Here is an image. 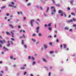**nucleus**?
<instances>
[{
  "instance_id": "1",
  "label": "nucleus",
  "mask_w": 76,
  "mask_h": 76,
  "mask_svg": "<svg viewBox=\"0 0 76 76\" xmlns=\"http://www.w3.org/2000/svg\"><path fill=\"white\" fill-rule=\"evenodd\" d=\"M35 21V20H30V25L31 27H34V24H33V22H34Z\"/></svg>"
},
{
  "instance_id": "2",
  "label": "nucleus",
  "mask_w": 76,
  "mask_h": 76,
  "mask_svg": "<svg viewBox=\"0 0 76 76\" xmlns=\"http://www.w3.org/2000/svg\"><path fill=\"white\" fill-rule=\"evenodd\" d=\"M8 6L9 7H14V9H15V8L16 7V6H14L13 5H12V4H9Z\"/></svg>"
},
{
  "instance_id": "3",
  "label": "nucleus",
  "mask_w": 76,
  "mask_h": 76,
  "mask_svg": "<svg viewBox=\"0 0 76 76\" xmlns=\"http://www.w3.org/2000/svg\"><path fill=\"white\" fill-rule=\"evenodd\" d=\"M44 47L45 50H46L48 47V45L46 44H45L44 45Z\"/></svg>"
},
{
  "instance_id": "4",
  "label": "nucleus",
  "mask_w": 76,
  "mask_h": 76,
  "mask_svg": "<svg viewBox=\"0 0 76 76\" xmlns=\"http://www.w3.org/2000/svg\"><path fill=\"white\" fill-rule=\"evenodd\" d=\"M75 2V1L74 0H71L70 1V3L71 5L73 6V3Z\"/></svg>"
},
{
  "instance_id": "5",
  "label": "nucleus",
  "mask_w": 76,
  "mask_h": 76,
  "mask_svg": "<svg viewBox=\"0 0 76 76\" xmlns=\"http://www.w3.org/2000/svg\"><path fill=\"white\" fill-rule=\"evenodd\" d=\"M7 42L8 44H7V47H9V46H10V42L9 41H8Z\"/></svg>"
},
{
  "instance_id": "6",
  "label": "nucleus",
  "mask_w": 76,
  "mask_h": 76,
  "mask_svg": "<svg viewBox=\"0 0 76 76\" xmlns=\"http://www.w3.org/2000/svg\"><path fill=\"white\" fill-rule=\"evenodd\" d=\"M42 60L43 61H44V62H45L46 63H47V61L46 60V59L44 58H42Z\"/></svg>"
},
{
  "instance_id": "7",
  "label": "nucleus",
  "mask_w": 76,
  "mask_h": 76,
  "mask_svg": "<svg viewBox=\"0 0 76 76\" xmlns=\"http://www.w3.org/2000/svg\"><path fill=\"white\" fill-rule=\"evenodd\" d=\"M49 7H48L47 8V9L46 10V13H48V10H49Z\"/></svg>"
},
{
  "instance_id": "8",
  "label": "nucleus",
  "mask_w": 76,
  "mask_h": 76,
  "mask_svg": "<svg viewBox=\"0 0 76 76\" xmlns=\"http://www.w3.org/2000/svg\"><path fill=\"white\" fill-rule=\"evenodd\" d=\"M3 48L4 49H5V50H7V51H9V49L6 48V47L4 46L3 47Z\"/></svg>"
},
{
  "instance_id": "9",
  "label": "nucleus",
  "mask_w": 76,
  "mask_h": 76,
  "mask_svg": "<svg viewBox=\"0 0 76 76\" xmlns=\"http://www.w3.org/2000/svg\"><path fill=\"white\" fill-rule=\"evenodd\" d=\"M31 4L30 3H28L27 4V6H31Z\"/></svg>"
},
{
  "instance_id": "10",
  "label": "nucleus",
  "mask_w": 76,
  "mask_h": 76,
  "mask_svg": "<svg viewBox=\"0 0 76 76\" xmlns=\"http://www.w3.org/2000/svg\"><path fill=\"white\" fill-rule=\"evenodd\" d=\"M6 6H4L1 7V9H5V8H6Z\"/></svg>"
},
{
  "instance_id": "11",
  "label": "nucleus",
  "mask_w": 76,
  "mask_h": 76,
  "mask_svg": "<svg viewBox=\"0 0 76 76\" xmlns=\"http://www.w3.org/2000/svg\"><path fill=\"white\" fill-rule=\"evenodd\" d=\"M58 13H63V11H61L60 10H59Z\"/></svg>"
},
{
  "instance_id": "12",
  "label": "nucleus",
  "mask_w": 76,
  "mask_h": 76,
  "mask_svg": "<svg viewBox=\"0 0 76 76\" xmlns=\"http://www.w3.org/2000/svg\"><path fill=\"white\" fill-rule=\"evenodd\" d=\"M53 13H56V9H55L53 10Z\"/></svg>"
},
{
  "instance_id": "13",
  "label": "nucleus",
  "mask_w": 76,
  "mask_h": 76,
  "mask_svg": "<svg viewBox=\"0 0 76 76\" xmlns=\"http://www.w3.org/2000/svg\"><path fill=\"white\" fill-rule=\"evenodd\" d=\"M20 69L22 70H24V69H25V67H21Z\"/></svg>"
},
{
  "instance_id": "14",
  "label": "nucleus",
  "mask_w": 76,
  "mask_h": 76,
  "mask_svg": "<svg viewBox=\"0 0 76 76\" xmlns=\"http://www.w3.org/2000/svg\"><path fill=\"white\" fill-rule=\"evenodd\" d=\"M35 64H36V62L35 61H34L32 63V65H34Z\"/></svg>"
},
{
  "instance_id": "15",
  "label": "nucleus",
  "mask_w": 76,
  "mask_h": 76,
  "mask_svg": "<svg viewBox=\"0 0 76 76\" xmlns=\"http://www.w3.org/2000/svg\"><path fill=\"white\" fill-rule=\"evenodd\" d=\"M9 26H10V27H11L12 28H14L13 27V26H12V25L11 24H9Z\"/></svg>"
},
{
  "instance_id": "16",
  "label": "nucleus",
  "mask_w": 76,
  "mask_h": 76,
  "mask_svg": "<svg viewBox=\"0 0 76 76\" xmlns=\"http://www.w3.org/2000/svg\"><path fill=\"white\" fill-rule=\"evenodd\" d=\"M44 68H46V69L47 70H49V69H48V67L45 66H44Z\"/></svg>"
},
{
  "instance_id": "17",
  "label": "nucleus",
  "mask_w": 76,
  "mask_h": 76,
  "mask_svg": "<svg viewBox=\"0 0 76 76\" xmlns=\"http://www.w3.org/2000/svg\"><path fill=\"white\" fill-rule=\"evenodd\" d=\"M5 71H7V70H8V68L6 66L5 67Z\"/></svg>"
},
{
  "instance_id": "18",
  "label": "nucleus",
  "mask_w": 76,
  "mask_h": 76,
  "mask_svg": "<svg viewBox=\"0 0 76 76\" xmlns=\"http://www.w3.org/2000/svg\"><path fill=\"white\" fill-rule=\"evenodd\" d=\"M56 6H58V7H60V5L59 4H55Z\"/></svg>"
},
{
  "instance_id": "19",
  "label": "nucleus",
  "mask_w": 76,
  "mask_h": 76,
  "mask_svg": "<svg viewBox=\"0 0 76 76\" xmlns=\"http://www.w3.org/2000/svg\"><path fill=\"white\" fill-rule=\"evenodd\" d=\"M71 14L72 15V16H75V14L73 12H71Z\"/></svg>"
},
{
  "instance_id": "20",
  "label": "nucleus",
  "mask_w": 76,
  "mask_h": 76,
  "mask_svg": "<svg viewBox=\"0 0 76 76\" xmlns=\"http://www.w3.org/2000/svg\"><path fill=\"white\" fill-rule=\"evenodd\" d=\"M10 3H11L12 5H15V4L13 2H10Z\"/></svg>"
},
{
  "instance_id": "21",
  "label": "nucleus",
  "mask_w": 76,
  "mask_h": 76,
  "mask_svg": "<svg viewBox=\"0 0 76 76\" xmlns=\"http://www.w3.org/2000/svg\"><path fill=\"white\" fill-rule=\"evenodd\" d=\"M53 53H54V51H50V54H53Z\"/></svg>"
},
{
  "instance_id": "22",
  "label": "nucleus",
  "mask_w": 76,
  "mask_h": 76,
  "mask_svg": "<svg viewBox=\"0 0 76 76\" xmlns=\"http://www.w3.org/2000/svg\"><path fill=\"white\" fill-rule=\"evenodd\" d=\"M6 34H7V35H9V34H10V33L8 32V31H6Z\"/></svg>"
},
{
  "instance_id": "23",
  "label": "nucleus",
  "mask_w": 76,
  "mask_h": 76,
  "mask_svg": "<svg viewBox=\"0 0 76 76\" xmlns=\"http://www.w3.org/2000/svg\"><path fill=\"white\" fill-rule=\"evenodd\" d=\"M49 45H50L51 46H52L53 45V43L52 42H50L49 43Z\"/></svg>"
},
{
  "instance_id": "24",
  "label": "nucleus",
  "mask_w": 76,
  "mask_h": 76,
  "mask_svg": "<svg viewBox=\"0 0 76 76\" xmlns=\"http://www.w3.org/2000/svg\"><path fill=\"white\" fill-rule=\"evenodd\" d=\"M39 36V37H41L42 36V34L41 33H39L38 34Z\"/></svg>"
},
{
  "instance_id": "25",
  "label": "nucleus",
  "mask_w": 76,
  "mask_h": 76,
  "mask_svg": "<svg viewBox=\"0 0 76 76\" xmlns=\"http://www.w3.org/2000/svg\"><path fill=\"white\" fill-rule=\"evenodd\" d=\"M51 23H49V24L48 25V26H51Z\"/></svg>"
},
{
  "instance_id": "26",
  "label": "nucleus",
  "mask_w": 76,
  "mask_h": 76,
  "mask_svg": "<svg viewBox=\"0 0 76 76\" xmlns=\"http://www.w3.org/2000/svg\"><path fill=\"white\" fill-rule=\"evenodd\" d=\"M32 41H34V42H36V40H35V39H32Z\"/></svg>"
},
{
  "instance_id": "27",
  "label": "nucleus",
  "mask_w": 76,
  "mask_h": 76,
  "mask_svg": "<svg viewBox=\"0 0 76 76\" xmlns=\"http://www.w3.org/2000/svg\"><path fill=\"white\" fill-rule=\"evenodd\" d=\"M65 29L66 30H69V28L67 27H65Z\"/></svg>"
},
{
  "instance_id": "28",
  "label": "nucleus",
  "mask_w": 76,
  "mask_h": 76,
  "mask_svg": "<svg viewBox=\"0 0 76 76\" xmlns=\"http://www.w3.org/2000/svg\"><path fill=\"white\" fill-rule=\"evenodd\" d=\"M31 58L34 61L35 60V58H34V57L32 56L31 57Z\"/></svg>"
},
{
  "instance_id": "29",
  "label": "nucleus",
  "mask_w": 76,
  "mask_h": 76,
  "mask_svg": "<svg viewBox=\"0 0 76 76\" xmlns=\"http://www.w3.org/2000/svg\"><path fill=\"white\" fill-rule=\"evenodd\" d=\"M26 20V17H23V21H25Z\"/></svg>"
},
{
  "instance_id": "30",
  "label": "nucleus",
  "mask_w": 76,
  "mask_h": 76,
  "mask_svg": "<svg viewBox=\"0 0 76 76\" xmlns=\"http://www.w3.org/2000/svg\"><path fill=\"white\" fill-rule=\"evenodd\" d=\"M2 42L3 43H6V41L4 39L2 40Z\"/></svg>"
},
{
  "instance_id": "31",
  "label": "nucleus",
  "mask_w": 76,
  "mask_h": 76,
  "mask_svg": "<svg viewBox=\"0 0 76 76\" xmlns=\"http://www.w3.org/2000/svg\"><path fill=\"white\" fill-rule=\"evenodd\" d=\"M64 48H66V45L64 44Z\"/></svg>"
},
{
  "instance_id": "32",
  "label": "nucleus",
  "mask_w": 76,
  "mask_h": 76,
  "mask_svg": "<svg viewBox=\"0 0 76 76\" xmlns=\"http://www.w3.org/2000/svg\"><path fill=\"white\" fill-rule=\"evenodd\" d=\"M21 44L22 45H23V44H24V42H23V40H22V42H21Z\"/></svg>"
},
{
  "instance_id": "33",
  "label": "nucleus",
  "mask_w": 76,
  "mask_h": 76,
  "mask_svg": "<svg viewBox=\"0 0 76 76\" xmlns=\"http://www.w3.org/2000/svg\"><path fill=\"white\" fill-rule=\"evenodd\" d=\"M40 9L41 10H43V9L42 8V7L41 6L40 7Z\"/></svg>"
},
{
  "instance_id": "34",
  "label": "nucleus",
  "mask_w": 76,
  "mask_h": 76,
  "mask_svg": "<svg viewBox=\"0 0 76 76\" xmlns=\"http://www.w3.org/2000/svg\"><path fill=\"white\" fill-rule=\"evenodd\" d=\"M10 58L11 59H13V56H11L10 57Z\"/></svg>"
},
{
  "instance_id": "35",
  "label": "nucleus",
  "mask_w": 76,
  "mask_h": 76,
  "mask_svg": "<svg viewBox=\"0 0 76 76\" xmlns=\"http://www.w3.org/2000/svg\"><path fill=\"white\" fill-rule=\"evenodd\" d=\"M31 56H28V59L29 60H30V59H31Z\"/></svg>"
},
{
  "instance_id": "36",
  "label": "nucleus",
  "mask_w": 76,
  "mask_h": 76,
  "mask_svg": "<svg viewBox=\"0 0 76 76\" xmlns=\"http://www.w3.org/2000/svg\"><path fill=\"white\" fill-rule=\"evenodd\" d=\"M52 1L53 2V3H54V4H56V2H55L54 0H52Z\"/></svg>"
},
{
  "instance_id": "37",
  "label": "nucleus",
  "mask_w": 76,
  "mask_h": 76,
  "mask_svg": "<svg viewBox=\"0 0 76 76\" xmlns=\"http://www.w3.org/2000/svg\"><path fill=\"white\" fill-rule=\"evenodd\" d=\"M35 23H36V24H37V25H39V23H38V22H37L36 21Z\"/></svg>"
},
{
  "instance_id": "38",
  "label": "nucleus",
  "mask_w": 76,
  "mask_h": 76,
  "mask_svg": "<svg viewBox=\"0 0 76 76\" xmlns=\"http://www.w3.org/2000/svg\"><path fill=\"white\" fill-rule=\"evenodd\" d=\"M13 67L14 68H15L16 67V65L14 64L13 65Z\"/></svg>"
},
{
  "instance_id": "39",
  "label": "nucleus",
  "mask_w": 76,
  "mask_h": 76,
  "mask_svg": "<svg viewBox=\"0 0 76 76\" xmlns=\"http://www.w3.org/2000/svg\"><path fill=\"white\" fill-rule=\"evenodd\" d=\"M72 19H73V21H74V22H76V19H75L74 18H73Z\"/></svg>"
},
{
  "instance_id": "40",
  "label": "nucleus",
  "mask_w": 76,
  "mask_h": 76,
  "mask_svg": "<svg viewBox=\"0 0 76 76\" xmlns=\"http://www.w3.org/2000/svg\"><path fill=\"white\" fill-rule=\"evenodd\" d=\"M39 26H38L36 28V29H37V30H39Z\"/></svg>"
},
{
  "instance_id": "41",
  "label": "nucleus",
  "mask_w": 76,
  "mask_h": 76,
  "mask_svg": "<svg viewBox=\"0 0 76 76\" xmlns=\"http://www.w3.org/2000/svg\"><path fill=\"white\" fill-rule=\"evenodd\" d=\"M24 46L25 47V48H27V47L26 46V45H24Z\"/></svg>"
},
{
  "instance_id": "42",
  "label": "nucleus",
  "mask_w": 76,
  "mask_h": 76,
  "mask_svg": "<svg viewBox=\"0 0 76 76\" xmlns=\"http://www.w3.org/2000/svg\"><path fill=\"white\" fill-rule=\"evenodd\" d=\"M53 8L54 9H55V7H51V9H53Z\"/></svg>"
},
{
  "instance_id": "43",
  "label": "nucleus",
  "mask_w": 76,
  "mask_h": 76,
  "mask_svg": "<svg viewBox=\"0 0 76 76\" xmlns=\"http://www.w3.org/2000/svg\"><path fill=\"white\" fill-rule=\"evenodd\" d=\"M32 35L34 37H35V36H36V34H35V33H34V34H33Z\"/></svg>"
},
{
  "instance_id": "44",
  "label": "nucleus",
  "mask_w": 76,
  "mask_h": 76,
  "mask_svg": "<svg viewBox=\"0 0 76 76\" xmlns=\"http://www.w3.org/2000/svg\"><path fill=\"white\" fill-rule=\"evenodd\" d=\"M73 31V30L72 29H70L69 30V32H72V31Z\"/></svg>"
},
{
  "instance_id": "45",
  "label": "nucleus",
  "mask_w": 76,
  "mask_h": 76,
  "mask_svg": "<svg viewBox=\"0 0 76 76\" xmlns=\"http://www.w3.org/2000/svg\"><path fill=\"white\" fill-rule=\"evenodd\" d=\"M20 74V72H19L18 73V74H17L16 75V76H19V75Z\"/></svg>"
},
{
  "instance_id": "46",
  "label": "nucleus",
  "mask_w": 76,
  "mask_h": 76,
  "mask_svg": "<svg viewBox=\"0 0 76 76\" xmlns=\"http://www.w3.org/2000/svg\"><path fill=\"white\" fill-rule=\"evenodd\" d=\"M10 43L12 45H13V42L12 41H10Z\"/></svg>"
},
{
  "instance_id": "47",
  "label": "nucleus",
  "mask_w": 76,
  "mask_h": 76,
  "mask_svg": "<svg viewBox=\"0 0 76 76\" xmlns=\"http://www.w3.org/2000/svg\"><path fill=\"white\" fill-rule=\"evenodd\" d=\"M44 16H45V17H46V16H48V15H46V14H45V13H44Z\"/></svg>"
},
{
  "instance_id": "48",
  "label": "nucleus",
  "mask_w": 76,
  "mask_h": 76,
  "mask_svg": "<svg viewBox=\"0 0 76 76\" xmlns=\"http://www.w3.org/2000/svg\"><path fill=\"white\" fill-rule=\"evenodd\" d=\"M73 27H76V24H73Z\"/></svg>"
},
{
  "instance_id": "49",
  "label": "nucleus",
  "mask_w": 76,
  "mask_h": 76,
  "mask_svg": "<svg viewBox=\"0 0 76 76\" xmlns=\"http://www.w3.org/2000/svg\"><path fill=\"white\" fill-rule=\"evenodd\" d=\"M0 43H1V44H3V42L1 40H0Z\"/></svg>"
},
{
  "instance_id": "50",
  "label": "nucleus",
  "mask_w": 76,
  "mask_h": 76,
  "mask_svg": "<svg viewBox=\"0 0 76 76\" xmlns=\"http://www.w3.org/2000/svg\"><path fill=\"white\" fill-rule=\"evenodd\" d=\"M11 33L12 35H14V34L13 33V31H11Z\"/></svg>"
},
{
  "instance_id": "51",
  "label": "nucleus",
  "mask_w": 76,
  "mask_h": 76,
  "mask_svg": "<svg viewBox=\"0 0 76 76\" xmlns=\"http://www.w3.org/2000/svg\"><path fill=\"white\" fill-rule=\"evenodd\" d=\"M41 3H45V1H41Z\"/></svg>"
},
{
  "instance_id": "52",
  "label": "nucleus",
  "mask_w": 76,
  "mask_h": 76,
  "mask_svg": "<svg viewBox=\"0 0 76 76\" xmlns=\"http://www.w3.org/2000/svg\"><path fill=\"white\" fill-rule=\"evenodd\" d=\"M48 29L49 30V31H51V27H49L48 28Z\"/></svg>"
},
{
  "instance_id": "53",
  "label": "nucleus",
  "mask_w": 76,
  "mask_h": 76,
  "mask_svg": "<svg viewBox=\"0 0 76 76\" xmlns=\"http://www.w3.org/2000/svg\"><path fill=\"white\" fill-rule=\"evenodd\" d=\"M11 39L12 40V41H14L15 40V39H14L13 38H11Z\"/></svg>"
},
{
  "instance_id": "54",
  "label": "nucleus",
  "mask_w": 76,
  "mask_h": 76,
  "mask_svg": "<svg viewBox=\"0 0 76 76\" xmlns=\"http://www.w3.org/2000/svg\"><path fill=\"white\" fill-rule=\"evenodd\" d=\"M56 41V42H59V40H58V39H57Z\"/></svg>"
},
{
  "instance_id": "55",
  "label": "nucleus",
  "mask_w": 76,
  "mask_h": 76,
  "mask_svg": "<svg viewBox=\"0 0 76 76\" xmlns=\"http://www.w3.org/2000/svg\"><path fill=\"white\" fill-rule=\"evenodd\" d=\"M6 16H9V14L7 13L6 14Z\"/></svg>"
},
{
  "instance_id": "56",
  "label": "nucleus",
  "mask_w": 76,
  "mask_h": 76,
  "mask_svg": "<svg viewBox=\"0 0 76 76\" xmlns=\"http://www.w3.org/2000/svg\"><path fill=\"white\" fill-rule=\"evenodd\" d=\"M23 37L24 38H26V37L25 36V35L23 34Z\"/></svg>"
},
{
  "instance_id": "57",
  "label": "nucleus",
  "mask_w": 76,
  "mask_h": 76,
  "mask_svg": "<svg viewBox=\"0 0 76 76\" xmlns=\"http://www.w3.org/2000/svg\"><path fill=\"white\" fill-rule=\"evenodd\" d=\"M63 47V45H60V48H62V47Z\"/></svg>"
},
{
  "instance_id": "58",
  "label": "nucleus",
  "mask_w": 76,
  "mask_h": 76,
  "mask_svg": "<svg viewBox=\"0 0 76 76\" xmlns=\"http://www.w3.org/2000/svg\"><path fill=\"white\" fill-rule=\"evenodd\" d=\"M44 27H47V24H45V25Z\"/></svg>"
},
{
  "instance_id": "59",
  "label": "nucleus",
  "mask_w": 76,
  "mask_h": 76,
  "mask_svg": "<svg viewBox=\"0 0 76 76\" xmlns=\"http://www.w3.org/2000/svg\"><path fill=\"white\" fill-rule=\"evenodd\" d=\"M48 38H52V36H49L48 37Z\"/></svg>"
},
{
  "instance_id": "60",
  "label": "nucleus",
  "mask_w": 76,
  "mask_h": 76,
  "mask_svg": "<svg viewBox=\"0 0 76 76\" xmlns=\"http://www.w3.org/2000/svg\"><path fill=\"white\" fill-rule=\"evenodd\" d=\"M52 68H53V66H50V69H52Z\"/></svg>"
},
{
  "instance_id": "61",
  "label": "nucleus",
  "mask_w": 76,
  "mask_h": 76,
  "mask_svg": "<svg viewBox=\"0 0 76 76\" xmlns=\"http://www.w3.org/2000/svg\"><path fill=\"white\" fill-rule=\"evenodd\" d=\"M2 47V45L1 44H0V48H1Z\"/></svg>"
},
{
  "instance_id": "62",
  "label": "nucleus",
  "mask_w": 76,
  "mask_h": 76,
  "mask_svg": "<svg viewBox=\"0 0 76 76\" xmlns=\"http://www.w3.org/2000/svg\"><path fill=\"white\" fill-rule=\"evenodd\" d=\"M26 72H25L24 73V75H26Z\"/></svg>"
},
{
  "instance_id": "63",
  "label": "nucleus",
  "mask_w": 76,
  "mask_h": 76,
  "mask_svg": "<svg viewBox=\"0 0 76 76\" xmlns=\"http://www.w3.org/2000/svg\"><path fill=\"white\" fill-rule=\"evenodd\" d=\"M18 28H19V29L20 28V26H18Z\"/></svg>"
},
{
  "instance_id": "64",
  "label": "nucleus",
  "mask_w": 76,
  "mask_h": 76,
  "mask_svg": "<svg viewBox=\"0 0 76 76\" xmlns=\"http://www.w3.org/2000/svg\"><path fill=\"white\" fill-rule=\"evenodd\" d=\"M51 75V72H50L49 73V76H50V75Z\"/></svg>"
}]
</instances>
